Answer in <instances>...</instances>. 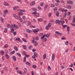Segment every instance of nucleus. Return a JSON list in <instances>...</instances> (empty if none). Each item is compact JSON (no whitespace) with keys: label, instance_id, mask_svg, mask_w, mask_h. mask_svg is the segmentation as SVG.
Segmentation results:
<instances>
[{"label":"nucleus","instance_id":"27","mask_svg":"<svg viewBox=\"0 0 75 75\" xmlns=\"http://www.w3.org/2000/svg\"><path fill=\"white\" fill-rule=\"evenodd\" d=\"M48 26L49 28L51 27V23H49L48 24Z\"/></svg>","mask_w":75,"mask_h":75},{"label":"nucleus","instance_id":"48","mask_svg":"<svg viewBox=\"0 0 75 75\" xmlns=\"http://www.w3.org/2000/svg\"><path fill=\"white\" fill-rule=\"evenodd\" d=\"M34 55L35 56V57H37V54L36 52L34 53Z\"/></svg>","mask_w":75,"mask_h":75},{"label":"nucleus","instance_id":"17","mask_svg":"<svg viewBox=\"0 0 75 75\" xmlns=\"http://www.w3.org/2000/svg\"><path fill=\"white\" fill-rule=\"evenodd\" d=\"M4 6H9V4H8L6 2H5L4 3Z\"/></svg>","mask_w":75,"mask_h":75},{"label":"nucleus","instance_id":"46","mask_svg":"<svg viewBox=\"0 0 75 75\" xmlns=\"http://www.w3.org/2000/svg\"><path fill=\"white\" fill-rule=\"evenodd\" d=\"M30 27L32 28H36V26H35L31 25Z\"/></svg>","mask_w":75,"mask_h":75},{"label":"nucleus","instance_id":"38","mask_svg":"<svg viewBox=\"0 0 75 75\" xmlns=\"http://www.w3.org/2000/svg\"><path fill=\"white\" fill-rule=\"evenodd\" d=\"M26 64L27 65H28L29 66H30V63L28 62H27L26 63Z\"/></svg>","mask_w":75,"mask_h":75},{"label":"nucleus","instance_id":"11","mask_svg":"<svg viewBox=\"0 0 75 75\" xmlns=\"http://www.w3.org/2000/svg\"><path fill=\"white\" fill-rule=\"evenodd\" d=\"M11 25H10V24L9 23L7 24V27L8 28H11Z\"/></svg>","mask_w":75,"mask_h":75},{"label":"nucleus","instance_id":"40","mask_svg":"<svg viewBox=\"0 0 75 75\" xmlns=\"http://www.w3.org/2000/svg\"><path fill=\"white\" fill-rule=\"evenodd\" d=\"M13 34H14V35H16L17 33L15 31L13 32Z\"/></svg>","mask_w":75,"mask_h":75},{"label":"nucleus","instance_id":"61","mask_svg":"<svg viewBox=\"0 0 75 75\" xmlns=\"http://www.w3.org/2000/svg\"><path fill=\"white\" fill-rule=\"evenodd\" d=\"M31 20L32 21H33V22H35V20L34 19H32Z\"/></svg>","mask_w":75,"mask_h":75},{"label":"nucleus","instance_id":"12","mask_svg":"<svg viewBox=\"0 0 75 75\" xmlns=\"http://www.w3.org/2000/svg\"><path fill=\"white\" fill-rule=\"evenodd\" d=\"M18 6H16L14 7L13 8V9L14 10H17V9H18Z\"/></svg>","mask_w":75,"mask_h":75},{"label":"nucleus","instance_id":"37","mask_svg":"<svg viewBox=\"0 0 75 75\" xmlns=\"http://www.w3.org/2000/svg\"><path fill=\"white\" fill-rule=\"evenodd\" d=\"M56 16H57V17H58L59 16V12L57 11L56 13Z\"/></svg>","mask_w":75,"mask_h":75},{"label":"nucleus","instance_id":"22","mask_svg":"<svg viewBox=\"0 0 75 75\" xmlns=\"http://www.w3.org/2000/svg\"><path fill=\"white\" fill-rule=\"evenodd\" d=\"M13 16L16 19H17V17H18V16H17V15H16V14H14L13 15Z\"/></svg>","mask_w":75,"mask_h":75},{"label":"nucleus","instance_id":"21","mask_svg":"<svg viewBox=\"0 0 75 75\" xmlns=\"http://www.w3.org/2000/svg\"><path fill=\"white\" fill-rule=\"evenodd\" d=\"M13 16L16 19H17V17H18V16H17V15H16V14H14L13 15Z\"/></svg>","mask_w":75,"mask_h":75},{"label":"nucleus","instance_id":"36","mask_svg":"<svg viewBox=\"0 0 75 75\" xmlns=\"http://www.w3.org/2000/svg\"><path fill=\"white\" fill-rule=\"evenodd\" d=\"M33 40L31 42L32 43H35V40H34L35 39H34V38H33Z\"/></svg>","mask_w":75,"mask_h":75},{"label":"nucleus","instance_id":"53","mask_svg":"<svg viewBox=\"0 0 75 75\" xmlns=\"http://www.w3.org/2000/svg\"><path fill=\"white\" fill-rule=\"evenodd\" d=\"M67 16V13H65L64 15V17L65 18Z\"/></svg>","mask_w":75,"mask_h":75},{"label":"nucleus","instance_id":"31","mask_svg":"<svg viewBox=\"0 0 75 75\" xmlns=\"http://www.w3.org/2000/svg\"><path fill=\"white\" fill-rule=\"evenodd\" d=\"M47 39L46 38H45L42 40V41L43 42H45L46 41H47Z\"/></svg>","mask_w":75,"mask_h":75},{"label":"nucleus","instance_id":"8","mask_svg":"<svg viewBox=\"0 0 75 75\" xmlns=\"http://www.w3.org/2000/svg\"><path fill=\"white\" fill-rule=\"evenodd\" d=\"M61 21H60L59 20L57 19L55 21V22L56 24H59Z\"/></svg>","mask_w":75,"mask_h":75},{"label":"nucleus","instance_id":"25","mask_svg":"<svg viewBox=\"0 0 75 75\" xmlns=\"http://www.w3.org/2000/svg\"><path fill=\"white\" fill-rule=\"evenodd\" d=\"M13 58L14 61H16V57H15V56H13Z\"/></svg>","mask_w":75,"mask_h":75},{"label":"nucleus","instance_id":"41","mask_svg":"<svg viewBox=\"0 0 75 75\" xmlns=\"http://www.w3.org/2000/svg\"><path fill=\"white\" fill-rule=\"evenodd\" d=\"M27 58L26 57H25L24 58V59L23 60V62H25L26 61V58Z\"/></svg>","mask_w":75,"mask_h":75},{"label":"nucleus","instance_id":"3","mask_svg":"<svg viewBox=\"0 0 75 75\" xmlns=\"http://www.w3.org/2000/svg\"><path fill=\"white\" fill-rule=\"evenodd\" d=\"M14 39L15 41H20V38L18 37L14 38Z\"/></svg>","mask_w":75,"mask_h":75},{"label":"nucleus","instance_id":"34","mask_svg":"<svg viewBox=\"0 0 75 75\" xmlns=\"http://www.w3.org/2000/svg\"><path fill=\"white\" fill-rule=\"evenodd\" d=\"M38 21H42V19L41 18H39L38 19Z\"/></svg>","mask_w":75,"mask_h":75},{"label":"nucleus","instance_id":"57","mask_svg":"<svg viewBox=\"0 0 75 75\" xmlns=\"http://www.w3.org/2000/svg\"><path fill=\"white\" fill-rule=\"evenodd\" d=\"M67 27V25H63V27L64 28H65V27Z\"/></svg>","mask_w":75,"mask_h":75},{"label":"nucleus","instance_id":"7","mask_svg":"<svg viewBox=\"0 0 75 75\" xmlns=\"http://www.w3.org/2000/svg\"><path fill=\"white\" fill-rule=\"evenodd\" d=\"M35 4V1H34L31 2L30 5L32 6L34 5Z\"/></svg>","mask_w":75,"mask_h":75},{"label":"nucleus","instance_id":"19","mask_svg":"<svg viewBox=\"0 0 75 75\" xmlns=\"http://www.w3.org/2000/svg\"><path fill=\"white\" fill-rule=\"evenodd\" d=\"M1 20L2 23H4V20L3 18L1 17Z\"/></svg>","mask_w":75,"mask_h":75},{"label":"nucleus","instance_id":"29","mask_svg":"<svg viewBox=\"0 0 75 75\" xmlns=\"http://www.w3.org/2000/svg\"><path fill=\"white\" fill-rule=\"evenodd\" d=\"M17 55H18V56L19 57H21V54L18 52L17 53Z\"/></svg>","mask_w":75,"mask_h":75},{"label":"nucleus","instance_id":"45","mask_svg":"<svg viewBox=\"0 0 75 75\" xmlns=\"http://www.w3.org/2000/svg\"><path fill=\"white\" fill-rule=\"evenodd\" d=\"M32 14H33V15H35H35H36V14H37V12H36V11H35V12H33V13H32Z\"/></svg>","mask_w":75,"mask_h":75},{"label":"nucleus","instance_id":"51","mask_svg":"<svg viewBox=\"0 0 75 75\" xmlns=\"http://www.w3.org/2000/svg\"><path fill=\"white\" fill-rule=\"evenodd\" d=\"M36 67H37V66L35 65H33V68H36Z\"/></svg>","mask_w":75,"mask_h":75},{"label":"nucleus","instance_id":"4","mask_svg":"<svg viewBox=\"0 0 75 75\" xmlns=\"http://www.w3.org/2000/svg\"><path fill=\"white\" fill-rule=\"evenodd\" d=\"M7 13H8V11L7 10H5L4 11V12L3 13V16L4 17H5L6 14H7Z\"/></svg>","mask_w":75,"mask_h":75},{"label":"nucleus","instance_id":"32","mask_svg":"<svg viewBox=\"0 0 75 75\" xmlns=\"http://www.w3.org/2000/svg\"><path fill=\"white\" fill-rule=\"evenodd\" d=\"M35 17H39L40 16V14H38V13H37L35 15Z\"/></svg>","mask_w":75,"mask_h":75},{"label":"nucleus","instance_id":"43","mask_svg":"<svg viewBox=\"0 0 75 75\" xmlns=\"http://www.w3.org/2000/svg\"><path fill=\"white\" fill-rule=\"evenodd\" d=\"M69 26H67V31H68V32H69Z\"/></svg>","mask_w":75,"mask_h":75},{"label":"nucleus","instance_id":"28","mask_svg":"<svg viewBox=\"0 0 75 75\" xmlns=\"http://www.w3.org/2000/svg\"><path fill=\"white\" fill-rule=\"evenodd\" d=\"M45 37V34L43 35H42V37H41V40L43 39L44 38V37Z\"/></svg>","mask_w":75,"mask_h":75},{"label":"nucleus","instance_id":"54","mask_svg":"<svg viewBox=\"0 0 75 75\" xmlns=\"http://www.w3.org/2000/svg\"><path fill=\"white\" fill-rule=\"evenodd\" d=\"M55 33H56V34H59L60 33H59V32L56 31L55 32Z\"/></svg>","mask_w":75,"mask_h":75},{"label":"nucleus","instance_id":"33","mask_svg":"<svg viewBox=\"0 0 75 75\" xmlns=\"http://www.w3.org/2000/svg\"><path fill=\"white\" fill-rule=\"evenodd\" d=\"M18 74H22V71H17Z\"/></svg>","mask_w":75,"mask_h":75},{"label":"nucleus","instance_id":"9","mask_svg":"<svg viewBox=\"0 0 75 75\" xmlns=\"http://www.w3.org/2000/svg\"><path fill=\"white\" fill-rule=\"evenodd\" d=\"M26 31L27 32H28V33H31L32 32V31L31 30H30L29 29H26Z\"/></svg>","mask_w":75,"mask_h":75},{"label":"nucleus","instance_id":"26","mask_svg":"<svg viewBox=\"0 0 75 75\" xmlns=\"http://www.w3.org/2000/svg\"><path fill=\"white\" fill-rule=\"evenodd\" d=\"M19 11V12H21L22 13V12H23V13H24L25 12V11L24 10H18Z\"/></svg>","mask_w":75,"mask_h":75},{"label":"nucleus","instance_id":"18","mask_svg":"<svg viewBox=\"0 0 75 75\" xmlns=\"http://www.w3.org/2000/svg\"><path fill=\"white\" fill-rule=\"evenodd\" d=\"M43 59H46V57H47V54H45L43 55Z\"/></svg>","mask_w":75,"mask_h":75},{"label":"nucleus","instance_id":"58","mask_svg":"<svg viewBox=\"0 0 75 75\" xmlns=\"http://www.w3.org/2000/svg\"><path fill=\"white\" fill-rule=\"evenodd\" d=\"M36 41H38V40H39V38L38 37H36Z\"/></svg>","mask_w":75,"mask_h":75},{"label":"nucleus","instance_id":"16","mask_svg":"<svg viewBox=\"0 0 75 75\" xmlns=\"http://www.w3.org/2000/svg\"><path fill=\"white\" fill-rule=\"evenodd\" d=\"M48 4H46L45 5V7H44V10H46V9H47V7H48Z\"/></svg>","mask_w":75,"mask_h":75},{"label":"nucleus","instance_id":"35","mask_svg":"<svg viewBox=\"0 0 75 75\" xmlns=\"http://www.w3.org/2000/svg\"><path fill=\"white\" fill-rule=\"evenodd\" d=\"M26 24L27 25H31V22H28V23Z\"/></svg>","mask_w":75,"mask_h":75},{"label":"nucleus","instance_id":"44","mask_svg":"<svg viewBox=\"0 0 75 75\" xmlns=\"http://www.w3.org/2000/svg\"><path fill=\"white\" fill-rule=\"evenodd\" d=\"M25 71L24 73L25 72V73H27V69L26 68L25 69Z\"/></svg>","mask_w":75,"mask_h":75},{"label":"nucleus","instance_id":"63","mask_svg":"<svg viewBox=\"0 0 75 75\" xmlns=\"http://www.w3.org/2000/svg\"><path fill=\"white\" fill-rule=\"evenodd\" d=\"M5 52L6 54H8V50H5Z\"/></svg>","mask_w":75,"mask_h":75},{"label":"nucleus","instance_id":"30","mask_svg":"<svg viewBox=\"0 0 75 75\" xmlns=\"http://www.w3.org/2000/svg\"><path fill=\"white\" fill-rule=\"evenodd\" d=\"M45 37H46L47 38H48L50 37V34H47V35L45 34Z\"/></svg>","mask_w":75,"mask_h":75},{"label":"nucleus","instance_id":"5","mask_svg":"<svg viewBox=\"0 0 75 75\" xmlns=\"http://www.w3.org/2000/svg\"><path fill=\"white\" fill-rule=\"evenodd\" d=\"M13 25L15 29H18L19 28V27L17 25L13 24Z\"/></svg>","mask_w":75,"mask_h":75},{"label":"nucleus","instance_id":"23","mask_svg":"<svg viewBox=\"0 0 75 75\" xmlns=\"http://www.w3.org/2000/svg\"><path fill=\"white\" fill-rule=\"evenodd\" d=\"M18 16H21V15H23V13L20 12H19L18 13Z\"/></svg>","mask_w":75,"mask_h":75},{"label":"nucleus","instance_id":"56","mask_svg":"<svg viewBox=\"0 0 75 75\" xmlns=\"http://www.w3.org/2000/svg\"><path fill=\"white\" fill-rule=\"evenodd\" d=\"M33 11H37L36 8H33Z\"/></svg>","mask_w":75,"mask_h":75},{"label":"nucleus","instance_id":"60","mask_svg":"<svg viewBox=\"0 0 75 75\" xmlns=\"http://www.w3.org/2000/svg\"><path fill=\"white\" fill-rule=\"evenodd\" d=\"M71 14V12H68L67 13V16H69V15H70Z\"/></svg>","mask_w":75,"mask_h":75},{"label":"nucleus","instance_id":"10","mask_svg":"<svg viewBox=\"0 0 75 75\" xmlns=\"http://www.w3.org/2000/svg\"><path fill=\"white\" fill-rule=\"evenodd\" d=\"M67 3L69 4H73V1H67Z\"/></svg>","mask_w":75,"mask_h":75},{"label":"nucleus","instance_id":"39","mask_svg":"<svg viewBox=\"0 0 75 75\" xmlns=\"http://www.w3.org/2000/svg\"><path fill=\"white\" fill-rule=\"evenodd\" d=\"M7 47H8V45H5L4 46V48H7Z\"/></svg>","mask_w":75,"mask_h":75},{"label":"nucleus","instance_id":"50","mask_svg":"<svg viewBox=\"0 0 75 75\" xmlns=\"http://www.w3.org/2000/svg\"><path fill=\"white\" fill-rule=\"evenodd\" d=\"M8 30H7V28H6L5 30V33H7L8 31Z\"/></svg>","mask_w":75,"mask_h":75},{"label":"nucleus","instance_id":"1","mask_svg":"<svg viewBox=\"0 0 75 75\" xmlns=\"http://www.w3.org/2000/svg\"><path fill=\"white\" fill-rule=\"evenodd\" d=\"M39 31V29L38 28H37L36 29H34V30H32L33 32L35 34H37V32H38Z\"/></svg>","mask_w":75,"mask_h":75},{"label":"nucleus","instance_id":"2","mask_svg":"<svg viewBox=\"0 0 75 75\" xmlns=\"http://www.w3.org/2000/svg\"><path fill=\"white\" fill-rule=\"evenodd\" d=\"M13 28L14 27L13 26V25H11V33H12L14 31V29H13Z\"/></svg>","mask_w":75,"mask_h":75},{"label":"nucleus","instance_id":"47","mask_svg":"<svg viewBox=\"0 0 75 75\" xmlns=\"http://www.w3.org/2000/svg\"><path fill=\"white\" fill-rule=\"evenodd\" d=\"M57 8L56 7L54 8V12H55L56 11H57Z\"/></svg>","mask_w":75,"mask_h":75},{"label":"nucleus","instance_id":"6","mask_svg":"<svg viewBox=\"0 0 75 75\" xmlns=\"http://www.w3.org/2000/svg\"><path fill=\"white\" fill-rule=\"evenodd\" d=\"M55 54L54 53H53L52 55V61H54V58L55 57Z\"/></svg>","mask_w":75,"mask_h":75},{"label":"nucleus","instance_id":"62","mask_svg":"<svg viewBox=\"0 0 75 75\" xmlns=\"http://www.w3.org/2000/svg\"><path fill=\"white\" fill-rule=\"evenodd\" d=\"M75 18H73V23H75Z\"/></svg>","mask_w":75,"mask_h":75},{"label":"nucleus","instance_id":"64","mask_svg":"<svg viewBox=\"0 0 75 75\" xmlns=\"http://www.w3.org/2000/svg\"><path fill=\"white\" fill-rule=\"evenodd\" d=\"M55 1L57 2V3H59L60 2L59 0H55Z\"/></svg>","mask_w":75,"mask_h":75},{"label":"nucleus","instance_id":"15","mask_svg":"<svg viewBox=\"0 0 75 75\" xmlns=\"http://www.w3.org/2000/svg\"><path fill=\"white\" fill-rule=\"evenodd\" d=\"M14 48L15 50H16V51L17 52L18 51V47H17L15 46L14 47Z\"/></svg>","mask_w":75,"mask_h":75},{"label":"nucleus","instance_id":"24","mask_svg":"<svg viewBox=\"0 0 75 75\" xmlns=\"http://www.w3.org/2000/svg\"><path fill=\"white\" fill-rule=\"evenodd\" d=\"M23 49L24 50H26L27 47H26V46L25 45H23L22 46Z\"/></svg>","mask_w":75,"mask_h":75},{"label":"nucleus","instance_id":"55","mask_svg":"<svg viewBox=\"0 0 75 75\" xmlns=\"http://www.w3.org/2000/svg\"><path fill=\"white\" fill-rule=\"evenodd\" d=\"M21 17L20 16H18V17H17V18L16 19H18V20H20V19H21Z\"/></svg>","mask_w":75,"mask_h":75},{"label":"nucleus","instance_id":"20","mask_svg":"<svg viewBox=\"0 0 75 75\" xmlns=\"http://www.w3.org/2000/svg\"><path fill=\"white\" fill-rule=\"evenodd\" d=\"M67 8L68 9H70L71 8V6L70 5H67Z\"/></svg>","mask_w":75,"mask_h":75},{"label":"nucleus","instance_id":"52","mask_svg":"<svg viewBox=\"0 0 75 75\" xmlns=\"http://www.w3.org/2000/svg\"><path fill=\"white\" fill-rule=\"evenodd\" d=\"M23 54H24V55H26V54H27V52H23Z\"/></svg>","mask_w":75,"mask_h":75},{"label":"nucleus","instance_id":"49","mask_svg":"<svg viewBox=\"0 0 75 75\" xmlns=\"http://www.w3.org/2000/svg\"><path fill=\"white\" fill-rule=\"evenodd\" d=\"M22 40H23V41L24 42H27V41H26V40H25V39L23 38Z\"/></svg>","mask_w":75,"mask_h":75},{"label":"nucleus","instance_id":"13","mask_svg":"<svg viewBox=\"0 0 75 75\" xmlns=\"http://www.w3.org/2000/svg\"><path fill=\"white\" fill-rule=\"evenodd\" d=\"M5 56L6 58H7V59H9V58H10V57H9V56L8 55V54H6Z\"/></svg>","mask_w":75,"mask_h":75},{"label":"nucleus","instance_id":"42","mask_svg":"<svg viewBox=\"0 0 75 75\" xmlns=\"http://www.w3.org/2000/svg\"><path fill=\"white\" fill-rule=\"evenodd\" d=\"M15 53V51L14 50L11 52V54H14Z\"/></svg>","mask_w":75,"mask_h":75},{"label":"nucleus","instance_id":"59","mask_svg":"<svg viewBox=\"0 0 75 75\" xmlns=\"http://www.w3.org/2000/svg\"><path fill=\"white\" fill-rule=\"evenodd\" d=\"M66 39V38H65L64 37V36H63L62 38V40H65Z\"/></svg>","mask_w":75,"mask_h":75},{"label":"nucleus","instance_id":"14","mask_svg":"<svg viewBox=\"0 0 75 75\" xmlns=\"http://www.w3.org/2000/svg\"><path fill=\"white\" fill-rule=\"evenodd\" d=\"M0 53L1 55H3L4 54V52L3 51H0Z\"/></svg>","mask_w":75,"mask_h":75}]
</instances>
